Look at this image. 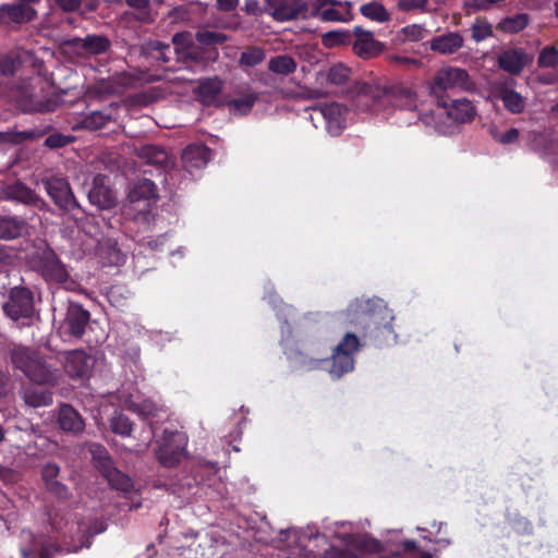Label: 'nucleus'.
<instances>
[{"instance_id": "nucleus-1", "label": "nucleus", "mask_w": 558, "mask_h": 558, "mask_svg": "<svg viewBox=\"0 0 558 558\" xmlns=\"http://www.w3.org/2000/svg\"><path fill=\"white\" fill-rule=\"evenodd\" d=\"M10 361L14 368L21 371L29 380L39 385L58 384V369L47 362L37 350L25 345H13Z\"/></svg>"}, {"instance_id": "nucleus-2", "label": "nucleus", "mask_w": 558, "mask_h": 558, "mask_svg": "<svg viewBox=\"0 0 558 558\" xmlns=\"http://www.w3.org/2000/svg\"><path fill=\"white\" fill-rule=\"evenodd\" d=\"M473 88L474 83L469 73L464 69L456 66H446L438 70L430 85V92L437 99L446 97L445 93L447 92H468Z\"/></svg>"}, {"instance_id": "nucleus-3", "label": "nucleus", "mask_w": 558, "mask_h": 558, "mask_svg": "<svg viewBox=\"0 0 558 558\" xmlns=\"http://www.w3.org/2000/svg\"><path fill=\"white\" fill-rule=\"evenodd\" d=\"M308 15L324 23H349L353 21V4L341 0H310Z\"/></svg>"}, {"instance_id": "nucleus-4", "label": "nucleus", "mask_w": 558, "mask_h": 558, "mask_svg": "<svg viewBox=\"0 0 558 558\" xmlns=\"http://www.w3.org/2000/svg\"><path fill=\"white\" fill-rule=\"evenodd\" d=\"M92 454L96 469L113 489L122 493H129L133 489V480L114 466V463L106 448L102 446H94Z\"/></svg>"}, {"instance_id": "nucleus-5", "label": "nucleus", "mask_w": 558, "mask_h": 558, "mask_svg": "<svg viewBox=\"0 0 558 558\" xmlns=\"http://www.w3.org/2000/svg\"><path fill=\"white\" fill-rule=\"evenodd\" d=\"M35 269L49 283L68 288L73 283L65 265L53 250L43 251L35 259Z\"/></svg>"}, {"instance_id": "nucleus-6", "label": "nucleus", "mask_w": 558, "mask_h": 558, "mask_svg": "<svg viewBox=\"0 0 558 558\" xmlns=\"http://www.w3.org/2000/svg\"><path fill=\"white\" fill-rule=\"evenodd\" d=\"M43 185L48 196L61 211L71 213L81 208L65 178L53 175L44 179Z\"/></svg>"}, {"instance_id": "nucleus-7", "label": "nucleus", "mask_w": 558, "mask_h": 558, "mask_svg": "<svg viewBox=\"0 0 558 558\" xmlns=\"http://www.w3.org/2000/svg\"><path fill=\"white\" fill-rule=\"evenodd\" d=\"M34 294L26 287H14L10 290L8 301L3 304L4 314L12 320L31 318L34 314Z\"/></svg>"}, {"instance_id": "nucleus-8", "label": "nucleus", "mask_w": 558, "mask_h": 558, "mask_svg": "<svg viewBox=\"0 0 558 558\" xmlns=\"http://www.w3.org/2000/svg\"><path fill=\"white\" fill-rule=\"evenodd\" d=\"M534 61V54L526 51L522 47L511 46L504 48L496 58L497 66L512 75H520L525 68L530 66Z\"/></svg>"}, {"instance_id": "nucleus-9", "label": "nucleus", "mask_w": 558, "mask_h": 558, "mask_svg": "<svg viewBox=\"0 0 558 558\" xmlns=\"http://www.w3.org/2000/svg\"><path fill=\"white\" fill-rule=\"evenodd\" d=\"M374 97L383 105L388 104L410 111L417 108L416 93L402 84L384 86Z\"/></svg>"}, {"instance_id": "nucleus-10", "label": "nucleus", "mask_w": 558, "mask_h": 558, "mask_svg": "<svg viewBox=\"0 0 558 558\" xmlns=\"http://www.w3.org/2000/svg\"><path fill=\"white\" fill-rule=\"evenodd\" d=\"M266 14L277 22H288L306 17L307 5L303 0H264Z\"/></svg>"}, {"instance_id": "nucleus-11", "label": "nucleus", "mask_w": 558, "mask_h": 558, "mask_svg": "<svg viewBox=\"0 0 558 558\" xmlns=\"http://www.w3.org/2000/svg\"><path fill=\"white\" fill-rule=\"evenodd\" d=\"M308 369L326 368L332 378L339 379L354 368V356L333 349L330 359H312L306 364Z\"/></svg>"}, {"instance_id": "nucleus-12", "label": "nucleus", "mask_w": 558, "mask_h": 558, "mask_svg": "<svg viewBox=\"0 0 558 558\" xmlns=\"http://www.w3.org/2000/svg\"><path fill=\"white\" fill-rule=\"evenodd\" d=\"M63 47L78 56H97L107 52L111 47V41L104 35H87L85 38L73 37L66 39Z\"/></svg>"}, {"instance_id": "nucleus-13", "label": "nucleus", "mask_w": 558, "mask_h": 558, "mask_svg": "<svg viewBox=\"0 0 558 558\" xmlns=\"http://www.w3.org/2000/svg\"><path fill=\"white\" fill-rule=\"evenodd\" d=\"M352 50L361 59L368 60L378 57L385 48L381 41L374 38L371 31L355 26L352 31Z\"/></svg>"}, {"instance_id": "nucleus-14", "label": "nucleus", "mask_w": 558, "mask_h": 558, "mask_svg": "<svg viewBox=\"0 0 558 558\" xmlns=\"http://www.w3.org/2000/svg\"><path fill=\"white\" fill-rule=\"evenodd\" d=\"M90 322V313L77 302H69L64 317L65 331L75 339H81Z\"/></svg>"}, {"instance_id": "nucleus-15", "label": "nucleus", "mask_w": 558, "mask_h": 558, "mask_svg": "<svg viewBox=\"0 0 558 558\" xmlns=\"http://www.w3.org/2000/svg\"><path fill=\"white\" fill-rule=\"evenodd\" d=\"M437 102L439 107L446 110L447 116L457 123L469 122L475 116V108L472 101L466 98L439 97Z\"/></svg>"}, {"instance_id": "nucleus-16", "label": "nucleus", "mask_w": 558, "mask_h": 558, "mask_svg": "<svg viewBox=\"0 0 558 558\" xmlns=\"http://www.w3.org/2000/svg\"><path fill=\"white\" fill-rule=\"evenodd\" d=\"M4 198L25 206L44 209L46 202L29 186L21 181L13 182L3 190Z\"/></svg>"}, {"instance_id": "nucleus-17", "label": "nucleus", "mask_w": 558, "mask_h": 558, "mask_svg": "<svg viewBox=\"0 0 558 558\" xmlns=\"http://www.w3.org/2000/svg\"><path fill=\"white\" fill-rule=\"evenodd\" d=\"M94 366L93 359L84 350H74L66 354L64 372L72 379H83L89 376Z\"/></svg>"}, {"instance_id": "nucleus-18", "label": "nucleus", "mask_w": 558, "mask_h": 558, "mask_svg": "<svg viewBox=\"0 0 558 558\" xmlns=\"http://www.w3.org/2000/svg\"><path fill=\"white\" fill-rule=\"evenodd\" d=\"M383 307L386 310L381 299L355 300L345 311V320L355 323L357 319L368 318L373 324H377L375 311Z\"/></svg>"}, {"instance_id": "nucleus-19", "label": "nucleus", "mask_w": 558, "mask_h": 558, "mask_svg": "<svg viewBox=\"0 0 558 558\" xmlns=\"http://www.w3.org/2000/svg\"><path fill=\"white\" fill-rule=\"evenodd\" d=\"M172 441L177 442L175 448L171 449L169 445H160L156 451V457L160 464L167 468H173L180 463L185 456L186 437L183 433L174 430Z\"/></svg>"}, {"instance_id": "nucleus-20", "label": "nucleus", "mask_w": 558, "mask_h": 558, "mask_svg": "<svg viewBox=\"0 0 558 558\" xmlns=\"http://www.w3.org/2000/svg\"><path fill=\"white\" fill-rule=\"evenodd\" d=\"M37 11L26 3H3L0 5V24H26L33 21Z\"/></svg>"}, {"instance_id": "nucleus-21", "label": "nucleus", "mask_w": 558, "mask_h": 558, "mask_svg": "<svg viewBox=\"0 0 558 558\" xmlns=\"http://www.w3.org/2000/svg\"><path fill=\"white\" fill-rule=\"evenodd\" d=\"M89 203L99 209H110L117 204L113 191L105 184V177L98 174L94 178L88 191Z\"/></svg>"}, {"instance_id": "nucleus-22", "label": "nucleus", "mask_w": 558, "mask_h": 558, "mask_svg": "<svg viewBox=\"0 0 558 558\" xmlns=\"http://www.w3.org/2000/svg\"><path fill=\"white\" fill-rule=\"evenodd\" d=\"M137 156L147 165L155 166L161 170L173 166V159L170 154L159 145H143L137 149Z\"/></svg>"}, {"instance_id": "nucleus-23", "label": "nucleus", "mask_w": 558, "mask_h": 558, "mask_svg": "<svg viewBox=\"0 0 558 558\" xmlns=\"http://www.w3.org/2000/svg\"><path fill=\"white\" fill-rule=\"evenodd\" d=\"M464 44L462 35L458 32H448L433 37L429 40V49L440 54H453L459 51Z\"/></svg>"}, {"instance_id": "nucleus-24", "label": "nucleus", "mask_w": 558, "mask_h": 558, "mask_svg": "<svg viewBox=\"0 0 558 558\" xmlns=\"http://www.w3.org/2000/svg\"><path fill=\"white\" fill-rule=\"evenodd\" d=\"M211 150L202 144H191L182 153V162L187 171L204 168L210 159Z\"/></svg>"}, {"instance_id": "nucleus-25", "label": "nucleus", "mask_w": 558, "mask_h": 558, "mask_svg": "<svg viewBox=\"0 0 558 558\" xmlns=\"http://www.w3.org/2000/svg\"><path fill=\"white\" fill-rule=\"evenodd\" d=\"M27 228V221L17 216L0 215V240L12 241L21 238Z\"/></svg>"}, {"instance_id": "nucleus-26", "label": "nucleus", "mask_w": 558, "mask_h": 558, "mask_svg": "<svg viewBox=\"0 0 558 558\" xmlns=\"http://www.w3.org/2000/svg\"><path fill=\"white\" fill-rule=\"evenodd\" d=\"M59 427L72 434L83 432L85 423L81 414L70 404H62L58 414Z\"/></svg>"}, {"instance_id": "nucleus-27", "label": "nucleus", "mask_w": 558, "mask_h": 558, "mask_svg": "<svg viewBox=\"0 0 558 558\" xmlns=\"http://www.w3.org/2000/svg\"><path fill=\"white\" fill-rule=\"evenodd\" d=\"M22 398L27 405L33 408L48 407L53 401L52 392L39 384L25 387L22 390Z\"/></svg>"}, {"instance_id": "nucleus-28", "label": "nucleus", "mask_w": 558, "mask_h": 558, "mask_svg": "<svg viewBox=\"0 0 558 558\" xmlns=\"http://www.w3.org/2000/svg\"><path fill=\"white\" fill-rule=\"evenodd\" d=\"M343 111V107L337 102L325 104L320 108L328 132L332 135H339L344 128Z\"/></svg>"}, {"instance_id": "nucleus-29", "label": "nucleus", "mask_w": 558, "mask_h": 558, "mask_svg": "<svg viewBox=\"0 0 558 558\" xmlns=\"http://www.w3.org/2000/svg\"><path fill=\"white\" fill-rule=\"evenodd\" d=\"M51 129V125H47L43 130L32 129L22 132H0V149H4L7 145L20 144L27 140H37L48 133Z\"/></svg>"}, {"instance_id": "nucleus-30", "label": "nucleus", "mask_w": 558, "mask_h": 558, "mask_svg": "<svg viewBox=\"0 0 558 558\" xmlns=\"http://www.w3.org/2000/svg\"><path fill=\"white\" fill-rule=\"evenodd\" d=\"M497 97L502 101L507 111L512 114H520L525 109L524 98L512 88L499 87L497 88Z\"/></svg>"}, {"instance_id": "nucleus-31", "label": "nucleus", "mask_w": 558, "mask_h": 558, "mask_svg": "<svg viewBox=\"0 0 558 558\" xmlns=\"http://www.w3.org/2000/svg\"><path fill=\"white\" fill-rule=\"evenodd\" d=\"M531 22L527 13H517L512 16L502 17L496 25L498 32L505 34H518L525 29Z\"/></svg>"}, {"instance_id": "nucleus-32", "label": "nucleus", "mask_w": 558, "mask_h": 558, "mask_svg": "<svg viewBox=\"0 0 558 558\" xmlns=\"http://www.w3.org/2000/svg\"><path fill=\"white\" fill-rule=\"evenodd\" d=\"M21 109L24 112H53L57 107V100L52 98H37L35 96L24 97L19 101Z\"/></svg>"}, {"instance_id": "nucleus-33", "label": "nucleus", "mask_w": 558, "mask_h": 558, "mask_svg": "<svg viewBox=\"0 0 558 558\" xmlns=\"http://www.w3.org/2000/svg\"><path fill=\"white\" fill-rule=\"evenodd\" d=\"M222 90V82L218 77L204 78L198 83L196 94L204 104H209L217 98Z\"/></svg>"}, {"instance_id": "nucleus-34", "label": "nucleus", "mask_w": 558, "mask_h": 558, "mask_svg": "<svg viewBox=\"0 0 558 558\" xmlns=\"http://www.w3.org/2000/svg\"><path fill=\"white\" fill-rule=\"evenodd\" d=\"M131 202L141 199H156L158 197L157 186L149 179H140L129 194Z\"/></svg>"}, {"instance_id": "nucleus-35", "label": "nucleus", "mask_w": 558, "mask_h": 558, "mask_svg": "<svg viewBox=\"0 0 558 558\" xmlns=\"http://www.w3.org/2000/svg\"><path fill=\"white\" fill-rule=\"evenodd\" d=\"M99 251L108 265L119 266L125 260V255L118 247V243L111 239H107L100 243Z\"/></svg>"}, {"instance_id": "nucleus-36", "label": "nucleus", "mask_w": 558, "mask_h": 558, "mask_svg": "<svg viewBox=\"0 0 558 558\" xmlns=\"http://www.w3.org/2000/svg\"><path fill=\"white\" fill-rule=\"evenodd\" d=\"M360 12L364 17L377 23L390 21V13L381 3L376 1L362 4Z\"/></svg>"}, {"instance_id": "nucleus-37", "label": "nucleus", "mask_w": 558, "mask_h": 558, "mask_svg": "<svg viewBox=\"0 0 558 558\" xmlns=\"http://www.w3.org/2000/svg\"><path fill=\"white\" fill-rule=\"evenodd\" d=\"M268 70L276 74L289 75L295 72L296 62L288 54L276 56L269 60Z\"/></svg>"}, {"instance_id": "nucleus-38", "label": "nucleus", "mask_w": 558, "mask_h": 558, "mask_svg": "<svg viewBox=\"0 0 558 558\" xmlns=\"http://www.w3.org/2000/svg\"><path fill=\"white\" fill-rule=\"evenodd\" d=\"M352 33L345 29H333L322 35V44L326 48L351 45Z\"/></svg>"}, {"instance_id": "nucleus-39", "label": "nucleus", "mask_w": 558, "mask_h": 558, "mask_svg": "<svg viewBox=\"0 0 558 558\" xmlns=\"http://www.w3.org/2000/svg\"><path fill=\"white\" fill-rule=\"evenodd\" d=\"M266 58L264 48L258 46H248L240 54L239 65L254 68L260 64Z\"/></svg>"}, {"instance_id": "nucleus-40", "label": "nucleus", "mask_w": 558, "mask_h": 558, "mask_svg": "<svg viewBox=\"0 0 558 558\" xmlns=\"http://www.w3.org/2000/svg\"><path fill=\"white\" fill-rule=\"evenodd\" d=\"M195 39L202 46L216 47L225 44L228 40V36L221 32L199 29L195 33Z\"/></svg>"}, {"instance_id": "nucleus-41", "label": "nucleus", "mask_w": 558, "mask_h": 558, "mask_svg": "<svg viewBox=\"0 0 558 558\" xmlns=\"http://www.w3.org/2000/svg\"><path fill=\"white\" fill-rule=\"evenodd\" d=\"M111 121V116L102 111H93L81 120V126L86 130H100Z\"/></svg>"}, {"instance_id": "nucleus-42", "label": "nucleus", "mask_w": 558, "mask_h": 558, "mask_svg": "<svg viewBox=\"0 0 558 558\" xmlns=\"http://www.w3.org/2000/svg\"><path fill=\"white\" fill-rule=\"evenodd\" d=\"M110 427L114 434L126 437L133 430V422L123 413H119L111 418Z\"/></svg>"}, {"instance_id": "nucleus-43", "label": "nucleus", "mask_w": 558, "mask_h": 558, "mask_svg": "<svg viewBox=\"0 0 558 558\" xmlns=\"http://www.w3.org/2000/svg\"><path fill=\"white\" fill-rule=\"evenodd\" d=\"M472 38L476 43H481L489 37L494 36L493 26L486 20L477 19L471 28Z\"/></svg>"}, {"instance_id": "nucleus-44", "label": "nucleus", "mask_w": 558, "mask_h": 558, "mask_svg": "<svg viewBox=\"0 0 558 558\" xmlns=\"http://www.w3.org/2000/svg\"><path fill=\"white\" fill-rule=\"evenodd\" d=\"M335 349L339 352H347L351 356H354V353L361 349V342L356 335L347 332Z\"/></svg>"}, {"instance_id": "nucleus-45", "label": "nucleus", "mask_w": 558, "mask_h": 558, "mask_svg": "<svg viewBox=\"0 0 558 558\" xmlns=\"http://www.w3.org/2000/svg\"><path fill=\"white\" fill-rule=\"evenodd\" d=\"M537 64L539 68H556L558 65V49L554 46H547L541 50Z\"/></svg>"}, {"instance_id": "nucleus-46", "label": "nucleus", "mask_w": 558, "mask_h": 558, "mask_svg": "<svg viewBox=\"0 0 558 558\" xmlns=\"http://www.w3.org/2000/svg\"><path fill=\"white\" fill-rule=\"evenodd\" d=\"M350 73L351 70L348 66L339 63L329 69L327 80L331 84L343 85L349 80Z\"/></svg>"}, {"instance_id": "nucleus-47", "label": "nucleus", "mask_w": 558, "mask_h": 558, "mask_svg": "<svg viewBox=\"0 0 558 558\" xmlns=\"http://www.w3.org/2000/svg\"><path fill=\"white\" fill-rule=\"evenodd\" d=\"M130 410L138 414L144 420L154 417L157 414V407L150 400H143L138 403L134 402L130 405Z\"/></svg>"}, {"instance_id": "nucleus-48", "label": "nucleus", "mask_w": 558, "mask_h": 558, "mask_svg": "<svg viewBox=\"0 0 558 558\" xmlns=\"http://www.w3.org/2000/svg\"><path fill=\"white\" fill-rule=\"evenodd\" d=\"M46 490L59 500H69L72 497L70 488L62 482L53 481L45 485Z\"/></svg>"}, {"instance_id": "nucleus-49", "label": "nucleus", "mask_w": 558, "mask_h": 558, "mask_svg": "<svg viewBox=\"0 0 558 558\" xmlns=\"http://www.w3.org/2000/svg\"><path fill=\"white\" fill-rule=\"evenodd\" d=\"M258 100V96L255 93L245 94L242 97L234 98L230 101V106L240 110L243 113L251 111L255 102Z\"/></svg>"}, {"instance_id": "nucleus-50", "label": "nucleus", "mask_w": 558, "mask_h": 558, "mask_svg": "<svg viewBox=\"0 0 558 558\" xmlns=\"http://www.w3.org/2000/svg\"><path fill=\"white\" fill-rule=\"evenodd\" d=\"M74 141V136L72 135H64L62 133L56 132L50 135H48L45 140V146L50 149H57L65 147L66 145L71 144Z\"/></svg>"}, {"instance_id": "nucleus-51", "label": "nucleus", "mask_w": 558, "mask_h": 558, "mask_svg": "<svg viewBox=\"0 0 558 558\" xmlns=\"http://www.w3.org/2000/svg\"><path fill=\"white\" fill-rule=\"evenodd\" d=\"M547 143V138L541 132H530L529 133V148L535 153H538L541 156L545 155V144Z\"/></svg>"}, {"instance_id": "nucleus-52", "label": "nucleus", "mask_w": 558, "mask_h": 558, "mask_svg": "<svg viewBox=\"0 0 558 558\" xmlns=\"http://www.w3.org/2000/svg\"><path fill=\"white\" fill-rule=\"evenodd\" d=\"M60 474V466L54 462H48L41 468V480L45 485L50 482L58 481Z\"/></svg>"}, {"instance_id": "nucleus-53", "label": "nucleus", "mask_w": 558, "mask_h": 558, "mask_svg": "<svg viewBox=\"0 0 558 558\" xmlns=\"http://www.w3.org/2000/svg\"><path fill=\"white\" fill-rule=\"evenodd\" d=\"M243 10L254 16L266 14V2L264 0H245Z\"/></svg>"}, {"instance_id": "nucleus-54", "label": "nucleus", "mask_w": 558, "mask_h": 558, "mask_svg": "<svg viewBox=\"0 0 558 558\" xmlns=\"http://www.w3.org/2000/svg\"><path fill=\"white\" fill-rule=\"evenodd\" d=\"M428 0H399L397 7L400 11L409 12L413 10H424Z\"/></svg>"}, {"instance_id": "nucleus-55", "label": "nucleus", "mask_w": 558, "mask_h": 558, "mask_svg": "<svg viewBox=\"0 0 558 558\" xmlns=\"http://www.w3.org/2000/svg\"><path fill=\"white\" fill-rule=\"evenodd\" d=\"M109 302L116 307H122L125 303V299L122 295V287L113 286L107 292Z\"/></svg>"}, {"instance_id": "nucleus-56", "label": "nucleus", "mask_w": 558, "mask_h": 558, "mask_svg": "<svg viewBox=\"0 0 558 558\" xmlns=\"http://www.w3.org/2000/svg\"><path fill=\"white\" fill-rule=\"evenodd\" d=\"M16 70V63L12 57L4 56L0 58V72L2 75H12Z\"/></svg>"}, {"instance_id": "nucleus-57", "label": "nucleus", "mask_w": 558, "mask_h": 558, "mask_svg": "<svg viewBox=\"0 0 558 558\" xmlns=\"http://www.w3.org/2000/svg\"><path fill=\"white\" fill-rule=\"evenodd\" d=\"M520 132L515 128H511L499 136H495V140L504 145L512 144L518 141Z\"/></svg>"}, {"instance_id": "nucleus-58", "label": "nucleus", "mask_w": 558, "mask_h": 558, "mask_svg": "<svg viewBox=\"0 0 558 558\" xmlns=\"http://www.w3.org/2000/svg\"><path fill=\"white\" fill-rule=\"evenodd\" d=\"M402 33L404 34V36L408 39L413 40V41H417V40H421L423 38L424 29L421 26H418V25H411V26H405L402 29Z\"/></svg>"}, {"instance_id": "nucleus-59", "label": "nucleus", "mask_w": 558, "mask_h": 558, "mask_svg": "<svg viewBox=\"0 0 558 558\" xmlns=\"http://www.w3.org/2000/svg\"><path fill=\"white\" fill-rule=\"evenodd\" d=\"M56 3L65 12H75L81 8L82 0H56Z\"/></svg>"}, {"instance_id": "nucleus-60", "label": "nucleus", "mask_w": 558, "mask_h": 558, "mask_svg": "<svg viewBox=\"0 0 558 558\" xmlns=\"http://www.w3.org/2000/svg\"><path fill=\"white\" fill-rule=\"evenodd\" d=\"M417 119L425 126H436L437 124V114L433 110H429L427 112H420L417 114Z\"/></svg>"}, {"instance_id": "nucleus-61", "label": "nucleus", "mask_w": 558, "mask_h": 558, "mask_svg": "<svg viewBox=\"0 0 558 558\" xmlns=\"http://www.w3.org/2000/svg\"><path fill=\"white\" fill-rule=\"evenodd\" d=\"M154 50H157L159 52V54L157 56L158 60H161L165 63L169 62L170 58L168 57L167 53L171 52L170 45L157 41L156 46L154 47Z\"/></svg>"}, {"instance_id": "nucleus-62", "label": "nucleus", "mask_w": 558, "mask_h": 558, "mask_svg": "<svg viewBox=\"0 0 558 558\" xmlns=\"http://www.w3.org/2000/svg\"><path fill=\"white\" fill-rule=\"evenodd\" d=\"M389 59L392 63H396L399 65H417L420 63L418 60L409 58V57H404V56L395 54V56H390Z\"/></svg>"}, {"instance_id": "nucleus-63", "label": "nucleus", "mask_w": 558, "mask_h": 558, "mask_svg": "<svg viewBox=\"0 0 558 558\" xmlns=\"http://www.w3.org/2000/svg\"><path fill=\"white\" fill-rule=\"evenodd\" d=\"M363 547L369 551V553H374V554H378L380 551H383L384 547L381 545V543L375 538H372L369 541H364L363 542Z\"/></svg>"}, {"instance_id": "nucleus-64", "label": "nucleus", "mask_w": 558, "mask_h": 558, "mask_svg": "<svg viewBox=\"0 0 558 558\" xmlns=\"http://www.w3.org/2000/svg\"><path fill=\"white\" fill-rule=\"evenodd\" d=\"M57 551L58 549L52 545L43 546L38 551V558H53Z\"/></svg>"}]
</instances>
